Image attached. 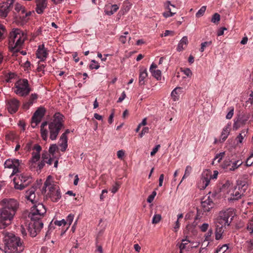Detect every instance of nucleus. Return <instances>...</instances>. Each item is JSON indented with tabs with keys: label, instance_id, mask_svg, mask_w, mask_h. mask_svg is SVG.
<instances>
[{
	"label": "nucleus",
	"instance_id": "obj_1",
	"mask_svg": "<svg viewBox=\"0 0 253 253\" xmlns=\"http://www.w3.org/2000/svg\"><path fill=\"white\" fill-rule=\"evenodd\" d=\"M0 229L9 225L19 208V202L14 199H4L0 202Z\"/></svg>",
	"mask_w": 253,
	"mask_h": 253
},
{
	"label": "nucleus",
	"instance_id": "obj_2",
	"mask_svg": "<svg viewBox=\"0 0 253 253\" xmlns=\"http://www.w3.org/2000/svg\"><path fill=\"white\" fill-rule=\"evenodd\" d=\"M46 211L44 206L42 204H39L32 209L29 213L28 217L31 221L29 224L28 231L31 237H36L42 228L43 224L41 219Z\"/></svg>",
	"mask_w": 253,
	"mask_h": 253
},
{
	"label": "nucleus",
	"instance_id": "obj_3",
	"mask_svg": "<svg viewBox=\"0 0 253 253\" xmlns=\"http://www.w3.org/2000/svg\"><path fill=\"white\" fill-rule=\"evenodd\" d=\"M26 39V35L21 30L13 29L9 35V49L13 53L19 52Z\"/></svg>",
	"mask_w": 253,
	"mask_h": 253
},
{
	"label": "nucleus",
	"instance_id": "obj_4",
	"mask_svg": "<svg viewBox=\"0 0 253 253\" xmlns=\"http://www.w3.org/2000/svg\"><path fill=\"white\" fill-rule=\"evenodd\" d=\"M4 242L6 250L10 253H21L25 248L23 242L20 237L12 233H5Z\"/></svg>",
	"mask_w": 253,
	"mask_h": 253
},
{
	"label": "nucleus",
	"instance_id": "obj_5",
	"mask_svg": "<svg viewBox=\"0 0 253 253\" xmlns=\"http://www.w3.org/2000/svg\"><path fill=\"white\" fill-rule=\"evenodd\" d=\"M63 116L59 113H55L53 120L48 124L49 138L55 140L61 129L63 127Z\"/></svg>",
	"mask_w": 253,
	"mask_h": 253
},
{
	"label": "nucleus",
	"instance_id": "obj_6",
	"mask_svg": "<svg viewBox=\"0 0 253 253\" xmlns=\"http://www.w3.org/2000/svg\"><path fill=\"white\" fill-rule=\"evenodd\" d=\"M24 149L27 152L33 150L32 157L30 161V167H35L37 165V162L40 159V152L42 150L41 146L38 144H34L32 142H29L26 144Z\"/></svg>",
	"mask_w": 253,
	"mask_h": 253
},
{
	"label": "nucleus",
	"instance_id": "obj_7",
	"mask_svg": "<svg viewBox=\"0 0 253 253\" xmlns=\"http://www.w3.org/2000/svg\"><path fill=\"white\" fill-rule=\"evenodd\" d=\"M33 181V178L26 173L17 174L13 179L14 188L22 190L29 185Z\"/></svg>",
	"mask_w": 253,
	"mask_h": 253
},
{
	"label": "nucleus",
	"instance_id": "obj_8",
	"mask_svg": "<svg viewBox=\"0 0 253 253\" xmlns=\"http://www.w3.org/2000/svg\"><path fill=\"white\" fill-rule=\"evenodd\" d=\"M31 91L28 81L27 79H19L14 85V92L22 97L28 95Z\"/></svg>",
	"mask_w": 253,
	"mask_h": 253
},
{
	"label": "nucleus",
	"instance_id": "obj_9",
	"mask_svg": "<svg viewBox=\"0 0 253 253\" xmlns=\"http://www.w3.org/2000/svg\"><path fill=\"white\" fill-rule=\"evenodd\" d=\"M233 212L230 210L220 211L217 219L216 225L223 227L229 226L233 220Z\"/></svg>",
	"mask_w": 253,
	"mask_h": 253
},
{
	"label": "nucleus",
	"instance_id": "obj_10",
	"mask_svg": "<svg viewBox=\"0 0 253 253\" xmlns=\"http://www.w3.org/2000/svg\"><path fill=\"white\" fill-rule=\"evenodd\" d=\"M61 198V193L59 187L53 184L48 188V191L45 195L46 199H49L53 202H58Z\"/></svg>",
	"mask_w": 253,
	"mask_h": 253
},
{
	"label": "nucleus",
	"instance_id": "obj_11",
	"mask_svg": "<svg viewBox=\"0 0 253 253\" xmlns=\"http://www.w3.org/2000/svg\"><path fill=\"white\" fill-rule=\"evenodd\" d=\"M35 191L36 188L34 187H32L30 189L27 190L25 194V197L27 200L34 204V206L31 209V211L34 207L40 204V203H38L39 198L36 197Z\"/></svg>",
	"mask_w": 253,
	"mask_h": 253
},
{
	"label": "nucleus",
	"instance_id": "obj_12",
	"mask_svg": "<svg viewBox=\"0 0 253 253\" xmlns=\"http://www.w3.org/2000/svg\"><path fill=\"white\" fill-rule=\"evenodd\" d=\"M14 0H8L6 2L3 3L0 5V16L6 17L8 12L11 9Z\"/></svg>",
	"mask_w": 253,
	"mask_h": 253
},
{
	"label": "nucleus",
	"instance_id": "obj_13",
	"mask_svg": "<svg viewBox=\"0 0 253 253\" xmlns=\"http://www.w3.org/2000/svg\"><path fill=\"white\" fill-rule=\"evenodd\" d=\"M19 105V101L15 98H12L6 101L7 109L11 114L15 113L18 111Z\"/></svg>",
	"mask_w": 253,
	"mask_h": 253
},
{
	"label": "nucleus",
	"instance_id": "obj_14",
	"mask_svg": "<svg viewBox=\"0 0 253 253\" xmlns=\"http://www.w3.org/2000/svg\"><path fill=\"white\" fill-rule=\"evenodd\" d=\"M239 185V190L241 189L240 191H235L232 194V197H231V200H237L241 198L242 195L244 194L246 190L248 187V185L246 184L245 182L240 181V183L238 184Z\"/></svg>",
	"mask_w": 253,
	"mask_h": 253
},
{
	"label": "nucleus",
	"instance_id": "obj_15",
	"mask_svg": "<svg viewBox=\"0 0 253 253\" xmlns=\"http://www.w3.org/2000/svg\"><path fill=\"white\" fill-rule=\"evenodd\" d=\"M45 113V109L44 107H41L39 108L36 112L34 113L32 118L34 120L33 124H35V125L40 123L42 117L44 116Z\"/></svg>",
	"mask_w": 253,
	"mask_h": 253
},
{
	"label": "nucleus",
	"instance_id": "obj_16",
	"mask_svg": "<svg viewBox=\"0 0 253 253\" xmlns=\"http://www.w3.org/2000/svg\"><path fill=\"white\" fill-rule=\"evenodd\" d=\"M36 54L37 57L40 59L41 61L45 60L48 53L47 49L44 47L43 44L39 45Z\"/></svg>",
	"mask_w": 253,
	"mask_h": 253
},
{
	"label": "nucleus",
	"instance_id": "obj_17",
	"mask_svg": "<svg viewBox=\"0 0 253 253\" xmlns=\"http://www.w3.org/2000/svg\"><path fill=\"white\" fill-rule=\"evenodd\" d=\"M48 0H35L36 4V11L39 14L43 13L47 6Z\"/></svg>",
	"mask_w": 253,
	"mask_h": 253
},
{
	"label": "nucleus",
	"instance_id": "obj_18",
	"mask_svg": "<svg viewBox=\"0 0 253 253\" xmlns=\"http://www.w3.org/2000/svg\"><path fill=\"white\" fill-rule=\"evenodd\" d=\"M38 98V95L36 93H32L29 98L28 100L23 103V108L25 110H28L32 106Z\"/></svg>",
	"mask_w": 253,
	"mask_h": 253
},
{
	"label": "nucleus",
	"instance_id": "obj_19",
	"mask_svg": "<svg viewBox=\"0 0 253 253\" xmlns=\"http://www.w3.org/2000/svg\"><path fill=\"white\" fill-rule=\"evenodd\" d=\"M203 200L204 198L202 199L201 201V205L203 208V210H200L199 209H197V215L195 217V221L194 222L195 226H196L198 224L199 222L198 220H201V219L203 217L204 213L205 212V210L204 208L206 207V201H203Z\"/></svg>",
	"mask_w": 253,
	"mask_h": 253
},
{
	"label": "nucleus",
	"instance_id": "obj_20",
	"mask_svg": "<svg viewBox=\"0 0 253 253\" xmlns=\"http://www.w3.org/2000/svg\"><path fill=\"white\" fill-rule=\"evenodd\" d=\"M22 161L18 159H8L6 160L4 163V167L12 169L13 167L20 166Z\"/></svg>",
	"mask_w": 253,
	"mask_h": 253
},
{
	"label": "nucleus",
	"instance_id": "obj_21",
	"mask_svg": "<svg viewBox=\"0 0 253 253\" xmlns=\"http://www.w3.org/2000/svg\"><path fill=\"white\" fill-rule=\"evenodd\" d=\"M188 43V38L186 36L183 37L180 41L177 47V50L179 52L184 50L187 46Z\"/></svg>",
	"mask_w": 253,
	"mask_h": 253
},
{
	"label": "nucleus",
	"instance_id": "obj_22",
	"mask_svg": "<svg viewBox=\"0 0 253 253\" xmlns=\"http://www.w3.org/2000/svg\"><path fill=\"white\" fill-rule=\"evenodd\" d=\"M148 76V74L146 69L143 70H140L139 76V84L140 86L145 84L146 79Z\"/></svg>",
	"mask_w": 253,
	"mask_h": 253
},
{
	"label": "nucleus",
	"instance_id": "obj_23",
	"mask_svg": "<svg viewBox=\"0 0 253 253\" xmlns=\"http://www.w3.org/2000/svg\"><path fill=\"white\" fill-rule=\"evenodd\" d=\"M67 134L63 133L60 138V141H61V143L60 144V146L61 147V151L62 152H64L67 147Z\"/></svg>",
	"mask_w": 253,
	"mask_h": 253
},
{
	"label": "nucleus",
	"instance_id": "obj_24",
	"mask_svg": "<svg viewBox=\"0 0 253 253\" xmlns=\"http://www.w3.org/2000/svg\"><path fill=\"white\" fill-rule=\"evenodd\" d=\"M183 88L180 87H177L174 89L171 93V97L173 101H175L178 100L179 95L182 93Z\"/></svg>",
	"mask_w": 253,
	"mask_h": 253
},
{
	"label": "nucleus",
	"instance_id": "obj_25",
	"mask_svg": "<svg viewBox=\"0 0 253 253\" xmlns=\"http://www.w3.org/2000/svg\"><path fill=\"white\" fill-rule=\"evenodd\" d=\"M47 125V122H43L41 126V136L42 138L46 141L48 137V130L44 128L45 126Z\"/></svg>",
	"mask_w": 253,
	"mask_h": 253
},
{
	"label": "nucleus",
	"instance_id": "obj_26",
	"mask_svg": "<svg viewBox=\"0 0 253 253\" xmlns=\"http://www.w3.org/2000/svg\"><path fill=\"white\" fill-rule=\"evenodd\" d=\"M229 133V127L227 126L223 129V130L221 133L220 137L219 139V141L221 143L223 142L228 137Z\"/></svg>",
	"mask_w": 253,
	"mask_h": 253
},
{
	"label": "nucleus",
	"instance_id": "obj_27",
	"mask_svg": "<svg viewBox=\"0 0 253 253\" xmlns=\"http://www.w3.org/2000/svg\"><path fill=\"white\" fill-rule=\"evenodd\" d=\"M119 8V6L117 4H113L110 6L106 7L105 12L107 15H111L116 12Z\"/></svg>",
	"mask_w": 253,
	"mask_h": 253
},
{
	"label": "nucleus",
	"instance_id": "obj_28",
	"mask_svg": "<svg viewBox=\"0 0 253 253\" xmlns=\"http://www.w3.org/2000/svg\"><path fill=\"white\" fill-rule=\"evenodd\" d=\"M198 187L200 190H204L206 188V174L204 171L202 173L201 178L198 182Z\"/></svg>",
	"mask_w": 253,
	"mask_h": 253
},
{
	"label": "nucleus",
	"instance_id": "obj_29",
	"mask_svg": "<svg viewBox=\"0 0 253 253\" xmlns=\"http://www.w3.org/2000/svg\"><path fill=\"white\" fill-rule=\"evenodd\" d=\"M223 227L221 226H218L216 225V228L215 230V239L216 240H219L222 238V234L224 232Z\"/></svg>",
	"mask_w": 253,
	"mask_h": 253
},
{
	"label": "nucleus",
	"instance_id": "obj_30",
	"mask_svg": "<svg viewBox=\"0 0 253 253\" xmlns=\"http://www.w3.org/2000/svg\"><path fill=\"white\" fill-rule=\"evenodd\" d=\"M248 131V129H243L241 131V133L237 136L236 140L240 143H242L243 140L246 136Z\"/></svg>",
	"mask_w": 253,
	"mask_h": 253
},
{
	"label": "nucleus",
	"instance_id": "obj_31",
	"mask_svg": "<svg viewBox=\"0 0 253 253\" xmlns=\"http://www.w3.org/2000/svg\"><path fill=\"white\" fill-rule=\"evenodd\" d=\"M51 177V176H48L47 179L45 180V181L44 183L43 186L42 187V194L45 193L46 192V188L48 187V189L53 184H51V182L50 181V178Z\"/></svg>",
	"mask_w": 253,
	"mask_h": 253
},
{
	"label": "nucleus",
	"instance_id": "obj_32",
	"mask_svg": "<svg viewBox=\"0 0 253 253\" xmlns=\"http://www.w3.org/2000/svg\"><path fill=\"white\" fill-rule=\"evenodd\" d=\"M191 171H192V168L190 166H188L186 167L184 174L183 176L182 179H181V181L180 182L179 185L181 184V183L182 182V181L184 179H185L188 176H189V175H190V174L191 172Z\"/></svg>",
	"mask_w": 253,
	"mask_h": 253
},
{
	"label": "nucleus",
	"instance_id": "obj_33",
	"mask_svg": "<svg viewBox=\"0 0 253 253\" xmlns=\"http://www.w3.org/2000/svg\"><path fill=\"white\" fill-rule=\"evenodd\" d=\"M16 75L13 73H9L5 76V81L6 82L11 83L13 79L16 77Z\"/></svg>",
	"mask_w": 253,
	"mask_h": 253
},
{
	"label": "nucleus",
	"instance_id": "obj_34",
	"mask_svg": "<svg viewBox=\"0 0 253 253\" xmlns=\"http://www.w3.org/2000/svg\"><path fill=\"white\" fill-rule=\"evenodd\" d=\"M190 241L187 239V238L182 240V243L179 245V249L180 250V253H182V250L186 248V245L190 243Z\"/></svg>",
	"mask_w": 253,
	"mask_h": 253
},
{
	"label": "nucleus",
	"instance_id": "obj_35",
	"mask_svg": "<svg viewBox=\"0 0 253 253\" xmlns=\"http://www.w3.org/2000/svg\"><path fill=\"white\" fill-rule=\"evenodd\" d=\"M15 10L18 12H21V13L22 14H24L26 12L25 7L19 3L15 4Z\"/></svg>",
	"mask_w": 253,
	"mask_h": 253
},
{
	"label": "nucleus",
	"instance_id": "obj_36",
	"mask_svg": "<svg viewBox=\"0 0 253 253\" xmlns=\"http://www.w3.org/2000/svg\"><path fill=\"white\" fill-rule=\"evenodd\" d=\"M152 76L157 80H159L161 78V71L160 70H154L150 72Z\"/></svg>",
	"mask_w": 253,
	"mask_h": 253
},
{
	"label": "nucleus",
	"instance_id": "obj_37",
	"mask_svg": "<svg viewBox=\"0 0 253 253\" xmlns=\"http://www.w3.org/2000/svg\"><path fill=\"white\" fill-rule=\"evenodd\" d=\"M228 249V244H224L216 250L215 253H224Z\"/></svg>",
	"mask_w": 253,
	"mask_h": 253
},
{
	"label": "nucleus",
	"instance_id": "obj_38",
	"mask_svg": "<svg viewBox=\"0 0 253 253\" xmlns=\"http://www.w3.org/2000/svg\"><path fill=\"white\" fill-rule=\"evenodd\" d=\"M74 216L72 214H69L67 216V217L66 218V220H66V222H67V225H68V226L67 227L66 230H67L68 229V228L69 227L70 225L72 223L73 220L74 219Z\"/></svg>",
	"mask_w": 253,
	"mask_h": 253
},
{
	"label": "nucleus",
	"instance_id": "obj_39",
	"mask_svg": "<svg viewBox=\"0 0 253 253\" xmlns=\"http://www.w3.org/2000/svg\"><path fill=\"white\" fill-rule=\"evenodd\" d=\"M208 202L207 203V204L208 205V209L207 208V211H210V209L213 208L214 205L212 199L210 198V196L208 197Z\"/></svg>",
	"mask_w": 253,
	"mask_h": 253
},
{
	"label": "nucleus",
	"instance_id": "obj_40",
	"mask_svg": "<svg viewBox=\"0 0 253 253\" xmlns=\"http://www.w3.org/2000/svg\"><path fill=\"white\" fill-rule=\"evenodd\" d=\"M231 161L226 160L224 161L221 167L224 169H227L229 170V168L231 167Z\"/></svg>",
	"mask_w": 253,
	"mask_h": 253
},
{
	"label": "nucleus",
	"instance_id": "obj_41",
	"mask_svg": "<svg viewBox=\"0 0 253 253\" xmlns=\"http://www.w3.org/2000/svg\"><path fill=\"white\" fill-rule=\"evenodd\" d=\"M247 229L250 232V233H253V217L249 220L247 224Z\"/></svg>",
	"mask_w": 253,
	"mask_h": 253
},
{
	"label": "nucleus",
	"instance_id": "obj_42",
	"mask_svg": "<svg viewBox=\"0 0 253 253\" xmlns=\"http://www.w3.org/2000/svg\"><path fill=\"white\" fill-rule=\"evenodd\" d=\"M253 153L248 158L246 162V166L250 167L253 165Z\"/></svg>",
	"mask_w": 253,
	"mask_h": 253
},
{
	"label": "nucleus",
	"instance_id": "obj_43",
	"mask_svg": "<svg viewBox=\"0 0 253 253\" xmlns=\"http://www.w3.org/2000/svg\"><path fill=\"white\" fill-rule=\"evenodd\" d=\"M161 219V215L160 214H155L153 217L152 219V223L153 224H157L159 222L160 220Z\"/></svg>",
	"mask_w": 253,
	"mask_h": 253
},
{
	"label": "nucleus",
	"instance_id": "obj_44",
	"mask_svg": "<svg viewBox=\"0 0 253 253\" xmlns=\"http://www.w3.org/2000/svg\"><path fill=\"white\" fill-rule=\"evenodd\" d=\"M91 62L92 63L89 65V68L90 69H98L100 67L99 65L94 60H92Z\"/></svg>",
	"mask_w": 253,
	"mask_h": 253
},
{
	"label": "nucleus",
	"instance_id": "obj_45",
	"mask_svg": "<svg viewBox=\"0 0 253 253\" xmlns=\"http://www.w3.org/2000/svg\"><path fill=\"white\" fill-rule=\"evenodd\" d=\"M156 194L157 192H156V191H154L152 192V193L148 196L147 199V202L149 203H151L153 201L154 199L156 196Z\"/></svg>",
	"mask_w": 253,
	"mask_h": 253
},
{
	"label": "nucleus",
	"instance_id": "obj_46",
	"mask_svg": "<svg viewBox=\"0 0 253 253\" xmlns=\"http://www.w3.org/2000/svg\"><path fill=\"white\" fill-rule=\"evenodd\" d=\"M206 11V6H203L201 9L197 12L196 16L197 17H199L204 15Z\"/></svg>",
	"mask_w": 253,
	"mask_h": 253
},
{
	"label": "nucleus",
	"instance_id": "obj_47",
	"mask_svg": "<svg viewBox=\"0 0 253 253\" xmlns=\"http://www.w3.org/2000/svg\"><path fill=\"white\" fill-rule=\"evenodd\" d=\"M224 155L225 152H221L217 154L214 159V161L217 160V163H219Z\"/></svg>",
	"mask_w": 253,
	"mask_h": 253
},
{
	"label": "nucleus",
	"instance_id": "obj_48",
	"mask_svg": "<svg viewBox=\"0 0 253 253\" xmlns=\"http://www.w3.org/2000/svg\"><path fill=\"white\" fill-rule=\"evenodd\" d=\"M57 149L58 147L56 144H52L49 147V153L53 155Z\"/></svg>",
	"mask_w": 253,
	"mask_h": 253
},
{
	"label": "nucleus",
	"instance_id": "obj_49",
	"mask_svg": "<svg viewBox=\"0 0 253 253\" xmlns=\"http://www.w3.org/2000/svg\"><path fill=\"white\" fill-rule=\"evenodd\" d=\"M220 15L217 13H215L212 16L211 21L213 23H216V22H218L220 20Z\"/></svg>",
	"mask_w": 253,
	"mask_h": 253
},
{
	"label": "nucleus",
	"instance_id": "obj_50",
	"mask_svg": "<svg viewBox=\"0 0 253 253\" xmlns=\"http://www.w3.org/2000/svg\"><path fill=\"white\" fill-rule=\"evenodd\" d=\"M67 222H66L65 219H62L60 221L56 220L54 221V224L58 226H60L62 225L65 226L66 225H67Z\"/></svg>",
	"mask_w": 253,
	"mask_h": 253
},
{
	"label": "nucleus",
	"instance_id": "obj_51",
	"mask_svg": "<svg viewBox=\"0 0 253 253\" xmlns=\"http://www.w3.org/2000/svg\"><path fill=\"white\" fill-rule=\"evenodd\" d=\"M120 184L118 182H116L115 184L113 185L111 190L113 193H115L119 189Z\"/></svg>",
	"mask_w": 253,
	"mask_h": 253
},
{
	"label": "nucleus",
	"instance_id": "obj_52",
	"mask_svg": "<svg viewBox=\"0 0 253 253\" xmlns=\"http://www.w3.org/2000/svg\"><path fill=\"white\" fill-rule=\"evenodd\" d=\"M49 157H50V154L47 152H44L42 153V160L43 161H45L47 160Z\"/></svg>",
	"mask_w": 253,
	"mask_h": 253
},
{
	"label": "nucleus",
	"instance_id": "obj_53",
	"mask_svg": "<svg viewBox=\"0 0 253 253\" xmlns=\"http://www.w3.org/2000/svg\"><path fill=\"white\" fill-rule=\"evenodd\" d=\"M247 243L248 244L247 247L249 251L251 252L253 251V240H251L250 241H248Z\"/></svg>",
	"mask_w": 253,
	"mask_h": 253
},
{
	"label": "nucleus",
	"instance_id": "obj_54",
	"mask_svg": "<svg viewBox=\"0 0 253 253\" xmlns=\"http://www.w3.org/2000/svg\"><path fill=\"white\" fill-rule=\"evenodd\" d=\"M161 146L160 145L158 144V145H157L155 148H154L152 150V151H151V156H154L156 153L158 152V151L159 150V149H160Z\"/></svg>",
	"mask_w": 253,
	"mask_h": 253
},
{
	"label": "nucleus",
	"instance_id": "obj_55",
	"mask_svg": "<svg viewBox=\"0 0 253 253\" xmlns=\"http://www.w3.org/2000/svg\"><path fill=\"white\" fill-rule=\"evenodd\" d=\"M117 155L119 159L122 160L125 156V151L123 150H119L117 152Z\"/></svg>",
	"mask_w": 253,
	"mask_h": 253
},
{
	"label": "nucleus",
	"instance_id": "obj_56",
	"mask_svg": "<svg viewBox=\"0 0 253 253\" xmlns=\"http://www.w3.org/2000/svg\"><path fill=\"white\" fill-rule=\"evenodd\" d=\"M19 167L20 166H18V167H13V168H12V169H13V171H12V172L10 175V177L12 176L13 175H17V173L19 172Z\"/></svg>",
	"mask_w": 253,
	"mask_h": 253
},
{
	"label": "nucleus",
	"instance_id": "obj_57",
	"mask_svg": "<svg viewBox=\"0 0 253 253\" xmlns=\"http://www.w3.org/2000/svg\"><path fill=\"white\" fill-rule=\"evenodd\" d=\"M149 128L148 127H144L143 128L141 132L139 133V136L140 138L142 137L143 135L145 133H148Z\"/></svg>",
	"mask_w": 253,
	"mask_h": 253
},
{
	"label": "nucleus",
	"instance_id": "obj_58",
	"mask_svg": "<svg viewBox=\"0 0 253 253\" xmlns=\"http://www.w3.org/2000/svg\"><path fill=\"white\" fill-rule=\"evenodd\" d=\"M45 161L41 160V161L39 162L37 165V168L39 170H41L43 168L45 164Z\"/></svg>",
	"mask_w": 253,
	"mask_h": 253
},
{
	"label": "nucleus",
	"instance_id": "obj_59",
	"mask_svg": "<svg viewBox=\"0 0 253 253\" xmlns=\"http://www.w3.org/2000/svg\"><path fill=\"white\" fill-rule=\"evenodd\" d=\"M227 30V28L225 27H221L217 32V35L218 36H220L224 34V31Z\"/></svg>",
	"mask_w": 253,
	"mask_h": 253
},
{
	"label": "nucleus",
	"instance_id": "obj_60",
	"mask_svg": "<svg viewBox=\"0 0 253 253\" xmlns=\"http://www.w3.org/2000/svg\"><path fill=\"white\" fill-rule=\"evenodd\" d=\"M238 168V167L237 166V164H236L235 162L233 163L231 162V167L229 168V170L234 171Z\"/></svg>",
	"mask_w": 253,
	"mask_h": 253
},
{
	"label": "nucleus",
	"instance_id": "obj_61",
	"mask_svg": "<svg viewBox=\"0 0 253 253\" xmlns=\"http://www.w3.org/2000/svg\"><path fill=\"white\" fill-rule=\"evenodd\" d=\"M126 96V93L125 91H123L122 93V94L121 95V96L119 98L117 102H122L124 99L125 98Z\"/></svg>",
	"mask_w": 253,
	"mask_h": 253
},
{
	"label": "nucleus",
	"instance_id": "obj_62",
	"mask_svg": "<svg viewBox=\"0 0 253 253\" xmlns=\"http://www.w3.org/2000/svg\"><path fill=\"white\" fill-rule=\"evenodd\" d=\"M164 179V174H161L160 175L159 179V186H162L163 185V183Z\"/></svg>",
	"mask_w": 253,
	"mask_h": 253
},
{
	"label": "nucleus",
	"instance_id": "obj_63",
	"mask_svg": "<svg viewBox=\"0 0 253 253\" xmlns=\"http://www.w3.org/2000/svg\"><path fill=\"white\" fill-rule=\"evenodd\" d=\"M241 126L240 125V124H239V122L238 121V120H237V121H235L234 122V123L233 124V129H235V130H237V129H238Z\"/></svg>",
	"mask_w": 253,
	"mask_h": 253
},
{
	"label": "nucleus",
	"instance_id": "obj_64",
	"mask_svg": "<svg viewBox=\"0 0 253 253\" xmlns=\"http://www.w3.org/2000/svg\"><path fill=\"white\" fill-rule=\"evenodd\" d=\"M96 251L99 252V253H103V249L102 246L98 244V243H96Z\"/></svg>",
	"mask_w": 253,
	"mask_h": 253
}]
</instances>
